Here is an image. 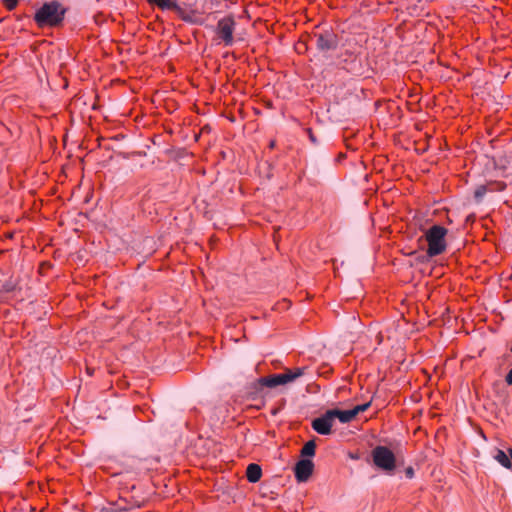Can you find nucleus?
<instances>
[{"mask_svg": "<svg viewBox=\"0 0 512 512\" xmlns=\"http://www.w3.org/2000/svg\"><path fill=\"white\" fill-rule=\"evenodd\" d=\"M67 7L58 1L45 2L34 15L39 27H58L62 24Z\"/></svg>", "mask_w": 512, "mask_h": 512, "instance_id": "1", "label": "nucleus"}, {"mask_svg": "<svg viewBox=\"0 0 512 512\" xmlns=\"http://www.w3.org/2000/svg\"><path fill=\"white\" fill-rule=\"evenodd\" d=\"M448 230L440 225H433L425 233V239L428 243L427 254L434 257L442 254L446 249L445 236Z\"/></svg>", "mask_w": 512, "mask_h": 512, "instance_id": "2", "label": "nucleus"}, {"mask_svg": "<svg viewBox=\"0 0 512 512\" xmlns=\"http://www.w3.org/2000/svg\"><path fill=\"white\" fill-rule=\"evenodd\" d=\"M372 457H373L374 464L378 468H380L388 473H391L395 469L396 457L393 454V452L390 449H388L387 447H385V446L375 447L372 451Z\"/></svg>", "mask_w": 512, "mask_h": 512, "instance_id": "3", "label": "nucleus"}, {"mask_svg": "<svg viewBox=\"0 0 512 512\" xmlns=\"http://www.w3.org/2000/svg\"><path fill=\"white\" fill-rule=\"evenodd\" d=\"M236 27V21L232 16L221 18L216 25V35L225 46H232L234 43L233 34Z\"/></svg>", "mask_w": 512, "mask_h": 512, "instance_id": "4", "label": "nucleus"}, {"mask_svg": "<svg viewBox=\"0 0 512 512\" xmlns=\"http://www.w3.org/2000/svg\"><path fill=\"white\" fill-rule=\"evenodd\" d=\"M315 45L317 50L323 55L334 51L338 46V38L332 32H325L315 35Z\"/></svg>", "mask_w": 512, "mask_h": 512, "instance_id": "5", "label": "nucleus"}, {"mask_svg": "<svg viewBox=\"0 0 512 512\" xmlns=\"http://www.w3.org/2000/svg\"><path fill=\"white\" fill-rule=\"evenodd\" d=\"M334 421L329 410H327L322 416L315 418L311 426L312 428L321 435H329L331 433V427Z\"/></svg>", "mask_w": 512, "mask_h": 512, "instance_id": "6", "label": "nucleus"}, {"mask_svg": "<svg viewBox=\"0 0 512 512\" xmlns=\"http://www.w3.org/2000/svg\"><path fill=\"white\" fill-rule=\"evenodd\" d=\"M314 464L309 459H301L294 467L295 478L298 482H306L312 475Z\"/></svg>", "mask_w": 512, "mask_h": 512, "instance_id": "7", "label": "nucleus"}, {"mask_svg": "<svg viewBox=\"0 0 512 512\" xmlns=\"http://www.w3.org/2000/svg\"><path fill=\"white\" fill-rule=\"evenodd\" d=\"M147 2L151 5H156L162 10H174L176 12H181V8L176 0H147Z\"/></svg>", "mask_w": 512, "mask_h": 512, "instance_id": "8", "label": "nucleus"}, {"mask_svg": "<svg viewBox=\"0 0 512 512\" xmlns=\"http://www.w3.org/2000/svg\"><path fill=\"white\" fill-rule=\"evenodd\" d=\"M260 383L263 386L274 388L279 385H285V379L283 374H274L268 377H263L260 379Z\"/></svg>", "mask_w": 512, "mask_h": 512, "instance_id": "9", "label": "nucleus"}, {"mask_svg": "<svg viewBox=\"0 0 512 512\" xmlns=\"http://www.w3.org/2000/svg\"><path fill=\"white\" fill-rule=\"evenodd\" d=\"M262 469L258 464L251 463L246 469V477L249 482L256 483L261 479Z\"/></svg>", "mask_w": 512, "mask_h": 512, "instance_id": "10", "label": "nucleus"}, {"mask_svg": "<svg viewBox=\"0 0 512 512\" xmlns=\"http://www.w3.org/2000/svg\"><path fill=\"white\" fill-rule=\"evenodd\" d=\"M329 412L331 413L333 421L337 418L341 423H349L354 419L351 410L342 411L331 409Z\"/></svg>", "mask_w": 512, "mask_h": 512, "instance_id": "11", "label": "nucleus"}, {"mask_svg": "<svg viewBox=\"0 0 512 512\" xmlns=\"http://www.w3.org/2000/svg\"><path fill=\"white\" fill-rule=\"evenodd\" d=\"M306 367H299L294 370L286 369L285 373H282L285 379V383H290L303 376L306 372Z\"/></svg>", "mask_w": 512, "mask_h": 512, "instance_id": "12", "label": "nucleus"}, {"mask_svg": "<svg viewBox=\"0 0 512 512\" xmlns=\"http://www.w3.org/2000/svg\"><path fill=\"white\" fill-rule=\"evenodd\" d=\"M493 458L500 463L503 467L511 469V456L501 449H496Z\"/></svg>", "mask_w": 512, "mask_h": 512, "instance_id": "13", "label": "nucleus"}, {"mask_svg": "<svg viewBox=\"0 0 512 512\" xmlns=\"http://www.w3.org/2000/svg\"><path fill=\"white\" fill-rule=\"evenodd\" d=\"M316 443L314 440L308 441L301 449V456L312 457L315 455Z\"/></svg>", "mask_w": 512, "mask_h": 512, "instance_id": "14", "label": "nucleus"}, {"mask_svg": "<svg viewBox=\"0 0 512 512\" xmlns=\"http://www.w3.org/2000/svg\"><path fill=\"white\" fill-rule=\"evenodd\" d=\"M489 191V186H485V185H481L479 187L476 188L475 192H474V197L476 199L477 202H480L482 200V198L484 197V195Z\"/></svg>", "mask_w": 512, "mask_h": 512, "instance_id": "15", "label": "nucleus"}, {"mask_svg": "<svg viewBox=\"0 0 512 512\" xmlns=\"http://www.w3.org/2000/svg\"><path fill=\"white\" fill-rule=\"evenodd\" d=\"M370 404V402H367L361 405H357L353 409H351L353 418H355L359 413L366 411L369 408Z\"/></svg>", "mask_w": 512, "mask_h": 512, "instance_id": "16", "label": "nucleus"}, {"mask_svg": "<svg viewBox=\"0 0 512 512\" xmlns=\"http://www.w3.org/2000/svg\"><path fill=\"white\" fill-rule=\"evenodd\" d=\"M489 191H503L506 188V184L504 182H495L488 184Z\"/></svg>", "mask_w": 512, "mask_h": 512, "instance_id": "17", "label": "nucleus"}, {"mask_svg": "<svg viewBox=\"0 0 512 512\" xmlns=\"http://www.w3.org/2000/svg\"><path fill=\"white\" fill-rule=\"evenodd\" d=\"M2 2L8 10H13L18 4V0H2Z\"/></svg>", "mask_w": 512, "mask_h": 512, "instance_id": "18", "label": "nucleus"}, {"mask_svg": "<svg viewBox=\"0 0 512 512\" xmlns=\"http://www.w3.org/2000/svg\"><path fill=\"white\" fill-rule=\"evenodd\" d=\"M307 133H308V135H309V139L311 140V142H312L313 144H317V143H318V141H317L316 137L314 136V134H313L312 130H311V129H307Z\"/></svg>", "mask_w": 512, "mask_h": 512, "instance_id": "19", "label": "nucleus"}, {"mask_svg": "<svg viewBox=\"0 0 512 512\" xmlns=\"http://www.w3.org/2000/svg\"><path fill=\"white\" fill-rule=\"evenodd\" d=\"M405 474L408 478H413L414 476V469L412 467H408L405 470Z\"/></svg>", "mask_w": 512, "mask_h": 512, "instance_id": "20", "label": "nucleus"}, {"mask_svg": "<svg viewBox=\"0 0 512 512\" xmlns=\"http://www.w3.org/2000/svg\"><path fill=\"white\" fill-rule=\"evenodd\" d=\"M505 381L508 385H512V369L507 373Z\"/></svg>", "mask_w": 512, "mask_h": 512, "instance_id": "21", "label": "nucleus"}, {"mask_svg": "<svg viewBox=\"0 0 512 512\" xmlns=\"http://www.w3.org/2000/svg\"><path fill=\"white\" fill-rule=\"evenodd\" d=\"M4 288L6 291H12L14 287L12 285H7Z\"/></svg>", "mask_w": 512, "mask_h": 512, "instance_id": "22", "label": "nucleus"}, {"mask_svg": "<svg viewBox=\"0 0 512 512\" xmlns=\"http://www.w3.org/2000/svg\"><path fill=\"white\" fill-rule=\"evenodd\" d=\"M511 352H512V346H511Z\"/></svg>", "mask_w": 512, "mask_h": 512, "instance_id": "23", "label": "nucleus"}]
</instances>
